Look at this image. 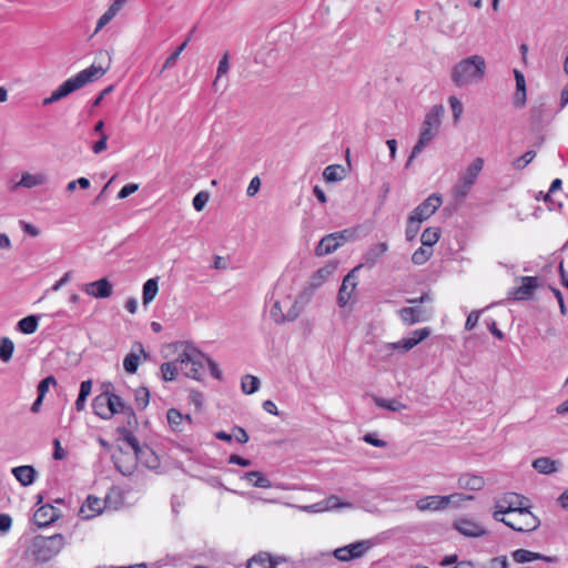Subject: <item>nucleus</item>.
<instances>
[{
    "mask_svg": "<svg viewBox=\"0 0 568 568\" xmlns=\"http://www.w3.org/2000/svg\"><path fill=\"white\" fill-rule=\"evenodd\" d=\"M190 42V38H186V40L181 44L179 45L175 51H173L169 57L168 59L165 60L164 64H163V68H162V71L165 70V69H171L175 65L180 54L185 50V48L187 47Z\"/></svg>",
    "mask_w": 568,
    "mask_h": 568,
    "instance_id": "obj_46",
    "label": "nucleus"
},
{
    "mask_svg": "<svg viewBox=\"0 0 568 568\" xmlns=\"http://www.w3.org/2000/svg\"><path fill=\"white\" fill-rule=\"evenodd\" d=\"M323 178L327 182H339L345 178V169L338 164H332L324 169Z\"/></svg>",
    "mask_w": 568,
    "mask_h": 568,
    "instance_id": "obj_36",
    "label": "nucleus"
},
{
    "mask_svg": "<svg viewBox=\"0 0 568 568\" xmlns=\"http://www.w3.org/2000/svg\"><path fill=\"white\" fill-rule=\"evenodd\" d=\"M485 485L484 478L477 475L464 474L458 478V486L471 491L480 490Z\"/></svg>",
    "mask_w": 568,
    "mask_h": 568,
    "instance_id": "obj_28",
    "label": "nucleus"
},
{
    "mask_svg": "<svg viewBox=\"0 0 568 568\" xmlns=\"http://www.w3.org/2000/svg\"><path fill=\"white\" fill-rule=\"evenodd\" d=\"M179 369H180V362H178V359L174 362L163 363L160 367L162 378L165 382L174 381L175 377L178 376Z\"/></svg>",
    "mask_w": 568,
    "mask_h": 568,
    "instance_id": "obj_38",
    "label": "nucleus"
},
{
    "mask_svg": "<svg viewBox=\"0 0 568 568\" xmlns=\"http://www.w3.org/2000/svg\"><path fill=\"white\" fill-rule=\"evenodd\" d=\"M520 285L513 287L508 292V300L513 301H527L531 298L535 290L539 285V280L536 276H521L517 278Z\"/></svg>",
    "mask_w": 568,
    "mask_h": 568,
    "instance_id": "obj_11",
    "label": "nucleus"
},
{
    "mask_svg": "<svg viewBox=\"0 0 568 568\" xmlns=\"http://www.w3.org/2000/svg\"><path fill=\"white\" fill-rule=\"evenodd\" d=\"M110 402V392L105 390L101 393L100 395L95 396L92 402V407L94 410V414H97L102 419H110L112 417V409L110 405H108Z\"/></svg>",
    "mask_w": 568,
    "mask_h": 568,
    "instance_id": "obj_24",
    "label": "nucleus"
},
{
    "mask_svg": "<svg viewBox=\"0 0 568 568\" xmlns=\"http://www.w3.org/2000/svg\"><path fill=\"white\" fill-rule=\"evenodd\" d=\"M536 156L535 151H527L525 154H523L520 158L516 159L513 162V165L517 170H523L526 168Z\"/></svg>",
    "mask_w": 568,
    "mask_h": 568,
    "instance_id": "obj_53",
    "label": "nucleus"
},
{
    "mask_svg": "<svg viewBox=\"0 0 568 568\" xmlns=\"http://www.w3.org/2000/svg\"><path fill=\"white\" fill-rule=\"evenodd\" d=\"M334 557L344 562L355 559L354 554H352V549L349 548L348 545L335 549Z\"/></svg>",
    "mask_w": 568,
    "mask_h": 568,
    "instance_id": "obj_54",
    "label": "nucleus"
},
{
    "mask_svg": "<svg viewBox=\"0 0 568 568\" xmlns=\"http://www.w3.org/2000/svg\"><path fill=\"white\" fill-rule=\"evenodd\" d=\"M334 265H326L318 268L311 278V285L313 287H320L327 278H329L335 272Z\"/></svg>",
    "mask_w": 568,
    "mask_h": 568,
    "instance_id": "obj_35",
    "label": "nucleus"
},
{
    "mask_svg": "<svg viewBox=\"0 0 568 568\" xmlns=\"http://www.w3.org/2000/svg\"><path fill=\"white\" fill-rule=\"evenodd\" d=\"M509 562L506 556L494 557L490 559V568H508Z\"/></svg>",
    "mask_w": 568,
    "mask_h": 568,
    "instance_id": "obj_64",
    "label": "nucleus"
},
{
    "mask_svg": "<svg viewBox=\"0 0 568 568\" xmlns=\"http://www.w3.org/2000/svg\"><path fill=\"white\" fill-rule=\"evenodd\" d=\"M479 316H480V311H473V312L467 316V320H466V323H465V328H466L467 331H471L473 328H475V326H476V325H477V323H478Z\"/></svg>",
    "mask_w": 568,
    "mask_h": 568,
    "instance_id": "obj_60",
    "label": "nucleus"
},
{
    "mask_svg": "<svg viewBox=\"0 0 568 568\" xmlns=\"http://www.w3.org/2000/svg\"><path fill=\"white\" fill-rule=\"evenodd\" d=\"M375 404L378 407H382V408H385V409H388L392 412H400V410H404L407 408V406L405 404H403L402 402H399L397 399H386V398H382V397H376Z\"/></svg>",
    "mask_w": 568,
    "mask_h": 568,
    "instance_id": "obj_41",
    "label": "nucleus"
},
{
    "mask_svg": "<svg viewBox=\"0 0 568 568\" xmlns=\"http://www.w3.org/2000/svg\"><path fill=\"white\" fill-rule=\"evenodd\" d=\"M135 405L139 409H144L150 402V392L146 387H139L134 392Z\"/></svg>",
    "mask_w": 568,
    "mask_h": 568,
    "instance_id": "obj_45",
    "label": "nucleus"
},
{
    "mask_svg": "<svg viewBox=\"0 0 568 568\" xmlns=\"http://www.w3.org/2000/svg\"><path fill=\"white\" fill-rule=\"evenodd\" d=\"M270 315L275 323L282 324L285 322V313L282 308V303L280 301H275L270 310Z\"/></svg>",
    "mask_w": 568,
    "mask_h": 568,
    "instance_id": "obj_52",
    "label": "nucleus"
},
{
    "mask_svg": "<svg viewBox=\"0 0 568 568\" xmlns=\"http://www.w3.org/2000/svg\"><path fill=\"white\" fill-rule=\"evenodd\" d=\"M354 554L355 559L363 557L367 550L372 547L371 541L361 540L348 545Z\"/></svg>",
    "mask_w": 568,
    "mask_h": 568,
    "instance_id": "obj_49",
    "label": "nucleus"
},
{
    "mask_svg": "<svg viewBox=\"0 0 568 568\" xmlns=\"http://www.w3.org/2000/svg\"><path fill=\"white\" fill-rule=\"evenodd\" d=\"M448 103L450 105V109L453 111V119L454 122L457 123L464 112V106L462 101L456 97H449Z\"/></svg>",
    "mask_w": 568,
    "mask_h": 568,
    "instance_id": "obj_51",
    "label": "nucleus"
},
{
    "mask_svg": "<svg viewBox=\"0 0 568 568\" xmlns=\"http://www.w3.org/2000/svg\"><path fill=\"white\" fill-rule=\"evenodd\" d=\"M432 314V308H427L422 305L403 307L398 311L400 320L407 325L426 322L430 318Z\"/></svg>",
    "mask_w": 568,
    "mask_h": 568,
    "instance_id": "obj_12",
    "label": "nucleus"
},
{
    "mask_svg": "<svg viewBox=\"0 0 568 568\" xmlns=\"http://www.w3.org/2000/svg\"><path fill=\"white\" fill-rule=\"evenodd\" d=\"M159 292V277L149 278L142 288V303L148 306L156 296Z\"/></svg>",
    "mask_w": 568,
    "mask_h": 568,
    "instance_id": "obj_30",
    "label": "nucleus"
},
{
    "mask_svg": "<svg viewBox=\"0 0 568 568\" xmlns=\"http://www.w3.org/2000/svg\"><path fill=\"white\" fill-rule=\"evenodd\" d=\"M45 181L47 176L42 173H23L21 180L18 183H16L11 189L12 191H16L18 187L32 189L34 186L42 185Z\"/></svg>",
    "mask_w": 568,
    "mask_h": 568,
    "instance_id": "obj_26",
    "label": "nucleus"
},
{
    "mask_svg": "<svg viewBox=\"0 0 568 568\" xmlns=\"http://www.w3.org/2000/svg\"><path fill=\"white\" fill-rule=\"evenodd\" d=\"M358 267L353 268L343 280L342 285L339 287L337 294V304L341 307H345L351 300V296L354 290L357 286V275L356 272Z\"/></svg>",
    "mask_w": 568,
    "mask_h": 568,
    "instance_id": "obj_15",
    "label": "nucleus"
},
{
    "mask_svg": "<svg viewBox=\"0 0 568 568\" xmlns=\"http://www.w3.org/2000/svg\"><path fill=\"white\" fill-rule=\"evenodd\" d=\"M432 254L433 250L430 247L420 246L413 253L412 262L415 265H423L430 258Z\"/></svg>",
    "mask_w": 568,
    "mask_h": 568,
    "instance_id": "obj_44",
    "label": "nucleus"
},
{
    "mask_svg": "<svg viewBox=\"0 0 568 568\" xmlns=\"http://www.w3.org/2000/svg\"><path fill=\"white\" fill-rule=\"evenodd\" d=\"M138 463L150 469H155L160 464L158 456L149 446H142L136 454L128 453V465H122L121 458L114 457L115 468L124 476L132 475Z\"/></svg>",
    "mask_w": 568,
    "mask_h": 568,
    "instance_id": "obj_4",
    "label": "nucleus"
},
{
    "mask_svg": "<svg viewBox=\"0 0 568 568\" xmlns=\"http://www.w3.org/2000/svg\"><path fill=\"white\" fill-rule=\"evenodd\" d=\"M525 497L516 493H507L503 497L498 498L495 503V511L493 517L497 521H504L506 518L504 515H514L526 506L524 504Z\"/></svg>",
    "mask_w": 568,
    "mask_h": 568,
    "instance_id": "obj_7",
    "label": "nucleus"
},
{
    "mask_svg": "<svg viewBox=\"0 0 568 568\" xmlns=\"http://www.w3.org/2000/svg\"><path fill=\"white\" fill-rule=\"evenodd\" d=\"M348 237L349 232L347 230L325 235L315 247V255L324 256L335 252L347 241Z\"/></svg>",
    "mask_w": 568,
    "mask_h": 568,
    "instance_id": "obj_10",
    "label": "nucleus"
},
{
    "mask_svg": "<svg viewBox=\"0 0 568 568\" xmlns=\"http://www.w3.org/2000/svg\"><path fill=\"white\" fill-rule=\"evenodd\" d=\"M484 168V159L476 158L465 171L459 175L458 181L453 186V196L457 200L465 199L470 192L473 185L476 183L479 173Z\"/></svg>",
    "mask_w": 568,
    "mask_h": 568,
    "instance_id": "obj_5",
    "label": "nucleus"
},
{
    "mask_svg": "<svg viewBox=\"0 0 568 568\" xmlns=\"http://www.w3.org/2000/svg\"><path fill=\"white\" fill-rule=\"evenodd\" d=\"M139 185L134 183H129L124 185L118 193V199L123 200L138 191Z\"/></svg>",
    "mask_w": 568,
    "mask_h": 568,
    "instance_id": "obj_59",
    "label": "nucleus"
},
{
    "mask_svg": "<svg viewBox=\"0 0 568 568\" xmlns=\"http://www.w3.org/2000/svg\"><path fill=\"white\" fill-rule=\"evenodd\" d=\"M205 355L195 348L184 349L178 357L180 371L189 378L200 381L204 369Z\"/></svg>",
    "mask_w": 568,
    "mask_h": 568,
    "instance_id": "obj_6",
    "label": "nucleus"
},
{
    "mask_svg": "<svg viewBox=\"0 0 568 568\" xmlns=\"http://www.w3.org/2000/svg\"><path fill=\"white\" fill-rule=\"evenodd\" d=\"M166 418L170 427L174 432H181V425L184 419L190 420V416H183L178 409L170 408L166 413Z\"/></svg>",
    "mask_w": 568,
    "mask_h": 568,
    "instance_id": "obj_39",
    "label": "nucleus"
},
{
    "mask_svg": "<svg viewBox=\"0 0 568 568\" xmlns=\"http://www.w3.org/2000/svg\"><path fill=\"white\" fill-rule=\"evenodd\" d=\"M388 251V244L386 242H381L378 244L372 245L368 250L363 254V263L357 267L362 266L373 267L375 266L382 256Z\"/></svg>",
    "mask_w": 568,
    "mask_h": 568,
    "instance_id": "obj_20",
    "label": "nucleus"
},
{
    "mask_svg": "<svg viewBox=\"0 0 568 568\" xmlns=\"http://www.w3.org/2000/svg\"><path fill=\"white\" fill-rule=\"evenodd\" d=\"M454 528L466 537H481L487 534L484 526L469 518H459L455 520Z\"/></svg>",
    "mask_w": 568,
    "mask_h": 568,
    "instance_id": "obj_18",
    "label": "nucleus"
},
{
    "mask_svg": "<svg viewBox=\"0 0 568 568\" xmlns=\"http://www.w3.org/2000/svg\"><path fill=\"white\" fill-rule=\"evenodd\" d=\"M204 363L207 364L211 375L221 381L223 378L222 371L216 362H214L211 357L205 355Z\"/></svg>",
    "mask_w": 568,
    "mask_h": 568,
    "instance_id": "obj_56",
    "label": "nucleus"
},
{
    "mask_svg": "<svg viewBox=\"0 0 568 568\" xmlns=\"http://www.w3.org/2000/svg\"><path fill=\"white\" fill-rule=\"evenodd\" d=\"M12 526V518L9 514H0V535H6Z\"/></svg>",
    "mask_w": 568,
    "mask_h": 568,
    "instance_id": "obj_58",
    "label": "nucleus"
},
{
    "mask_svg": "<svg viewBox=\"0 0 568 568\" xmlns=\"http://www.w3.org/2000/svg\"><path fill=\"white\" fill-rule=\"evenodd\" d=\"M559 462L549 457H539L532 462V467L540 474L550 475L558 471Z\"/></svg>",
    "mask_w": 568,
    "mask_h": 568,
    "instance_id": "obj_27",
    "label": "nucleus"
},
{
    "mask_svg": "<svg viewBox=\"0 0 568 568\" xmlns=\"http://www.w3.org/2000/svg\"><path fill=\"white\" fill-rule=\"evenodd\" d=\"M59 517V510L52 505L45 504L36 510L33 521L39 528H43L54 523Z\"/></svg>",
    "mask_w": 568,
    "mask_h": 568,
    "instance_id": "obj_19",
    "label": "nucleus"
},
{
    "mask_svg": "<svg viewBox=\"0 0 568 568\" xmlns=\"http://www.w3.org/2000/svg\"><path fill=\"white\" fill-rule=\"evenodd\" d=\"M148 353L145 352L143 345L140 342L133 344L131 352L123 359V367L126 373L134 374L138 371V367L141 363V358H148Z\"/></svg>",
    "mask_w": 568,
    "mask_h": 568,
    "instance_id": "obj_16",
    "label": "nucleus"
},
{
    "mask_svg": "<svg viewBox=\"0 0 568 568\" xmlns=\"http://www.w3.org/2000/svg\"><path fill=\"white\" fill-rule=\"evenodd\" d=\"M469 500L473 496H463L460 494H453L449 496H426L416 501V508L420 511H437L448 507L453 499Z\"/></svg>",
    "mask_w": 568,
    "mask_h": 568,
    "instance_id": "obj_9",
    "label": "nucleus"
},
{
    "mask_svg": "<svg viewBox=\"0 0 568 568\" xmlns=\"http://www.w3.org/2000/svg\"><path fill=\"white\" fill-rule=\"evenodd\" d=\"M486 72V61L479 54L459 61L452 71V81L459 88L480 81Z\"/></svg>",
    "mask_w": 568,
    "mask_h": 568,
    "instance_id": "obj_2",
    "label": "nucleus"
},
{
    "mask_svg": "<svg viewBox=\"0 0 568 568\" xmlns=\"http://www.w3.org/2000/svg\"><path fill=\"white\" fill-rule=\"evenodd\" d=\"M438 131H429L426 129H420L419 138L416 144L414 145L412 153L406 162V168H409L412 162L416 156H418L423 150L433 141V139L437 135Z\"/></svg>",
    "mask_w": 568,
    "mask_h": 568,
    "instance_id": "obj_21",
    "label": "nucleus"
},
{
    "mask_svg": "<svg viewBox=\"0 0 568 568\" xmlns=\"http://www.w3.org/2000/svg\"><path fill=\"white\" fill-rule=\"evenodd\" d=\"M429 336V332H422L418 338L405 337L400 339V352L406 353Z\"/></svg>",
    "mask_w": 568,
    "mask_h": 568,
    "instance_id": "obj_47",
    "label": "nucleus"
},
{
    "mask_svg": "<svg viewBox=\"0 0 568 568\" xmlns=\"http://www.w3.org/2000/svg\"><path fill=\"white\" fill-rule=\"evenodd\" d=\"M100 60H105L104 64H92L89 68L80 71L75 75L67 79L61 85H59L51 95L53 99L58 102L61 99L68 97L72 92L83 88L88 83H91L95 80H99L102 78L106 71L110 68L111 64V57L108 52H100L99 53Z\"/></svg>",
    "mask_w": 568,
    "mask_h": 568,
    "instance_id": "obj_1",
    "label": "nucleus"
},
{
    "mask_svg": "<svg viewBox=\"0 0 568 568\" xmlns=\"http://www.w3.org/2000/svg\"><path fill=\"white\" fill-rule=\"evenodd\" d=\"M420 223L422 222L418 219H414L413 215H409L405 232L407 241H413L416 237L420 229Z\"/></svg>",
    "mask_w": 568,
    "mask_h": 568,
    "instance_id": "obj_48",
    "label": "nucleus"
},
{
    "mask_svg": "<svg viewBox=\"0 0 568 568\" xmlns=\"http://www.w3.org/2000/svg\"><path fill=\"white\" fill-rule=\"evenodd\" d=\"M260 387V379L253 375H245L242 378L241 388L244 394L251 395Z\"/></svg>",
    "mask_w": 568,
    "mask_h": 568,
    "instance_id": "obj_43",
    "label": "nucleus"
},
{
    "mask_svg": "<svg viewBox=\"0 0 568 568\" xmlns=\"http://www.w3.org/2000/svg\"><path fill=\"white\" fill-rule=\"evenodd\" d=\"M243 478L246 479L252 486L258 488H271V480L261 471L252 470L247 471L243 475Z\"/></svg>",
    "mask_w": 568,
    "mask_h": 568,
    "instance_id": "obj_32",
    "label": "nucleus"
},
{
    "mask_svg": "<svg viewBox=\"0 0 568 568\" xmlns=\"http://www.w3.org/2000/svg\"><path fill=\"white\" fill-rule=\"evenodd\" d=\"M351 508L352 504L349 503H341L339 498L335 495H332L324 499L323 501L312 505L310 508L314 509L315 511H323V510H331L336 508Z\"/></svg>",
    "mask_w": 568,
    "mask_h": 568,
    "instance_id": "obj_31",
    "label": "nucleus"
},
{
    "mask_svg": "<svg viewBox=\"0 0 568 568\" xmlns=\"http://www.w3.org/2000/svg\"><path fill=\"white\" fill-rule=\"evenodd\" d=\"M65 544V537L62 534L48 537L37 535L32 538L28 551L34 561L45 564L57 557Z\"/></svg>",
    "mask_w": 568,
    "mask_h": 568,
    "instance_id": "obj_3",
    "label": "nucleus"
},
{
    "mask_svg": "<svg viewBox=\"0 0 568 568\" xmlns=\"http://www.w3.org/2000/svg\"><path fill=\"white\" fill-rule=\"evenodd\" d=\"M503 523L513 530L520 532L534 531L540 526L539 518L536 517L528 507L514 514V517L506 518Z\"/></svg>",
    "mask_w": 568,
    "mask_h": 568,
    "instance_id": "obj_8",
    "label": "nucleus"
},
{
    "mask_svg": "<svg viewBox=\"0 0 568 568\" xmlns=\"http://www.w3.org/2000/svg\"><path fill=\"white\" fill-rule=\"evenodd\" d=\"M104 508V500L95 496H88L85 503L80 508V516L83 519H90L101 514Z\"/></svg>",
    "mask_w": 568,
    "mask_h": 568,
    "instance_id": "obj_22",
    "label": "nucleus"
},
{
    "mask_svg": "<svg viewBox=\"0 0 568 568\" xmlns=\"http://www.w3.org/2000/svg\"><path fill=\"white\" fill-rule=\"evenodd\" d=\"M278 564L280 558L273 557L268 552L261 551L247 560L246 568H276Z\"/></svg>",
    "mask_w": 568,
    "mask_h": 568,
    "instance_id": "obj_25",
    "label": "nucleus"
},
{
    "mask_svg": "<svg viewBox=\"0 0 568 568\" xmlns=\"http://www.w3.org/2000/svg\"><path fill=\"white\" fill-rule=\"evenodd\" d=\"M511 557L517 564H525L540 559L541 554L527 549H517L511 552Z\"/></svg>",
    "mask_w": 568,
    "mask_h": 568,
    "instance_id": "obj_37",
    "label": "nucleus"
},
{
    "mask_svg": "<svg viewBox=\"0 0 568 568\" xmlns=\"http://www.w3.org/2000/svg\"><path fill=\"white\" fill-rule=\"evenodd\" d=\"M440 236V231L438 227H427L424 230L420 236V241L423 246L433 247Z\"/></svg>",
    "mask_w": 568,
    "mask_h": 568,
    "instance_id": "obj_40",
    "label": "nucleus"
},
{
    "mask_svg": "<svg viewBox=\"0 0 568 568\" xmlns=\"http://www.w3.org/2000/svg\"><path fill=\"white\" fill-rule=\"evenodd\" d=\"M207 201H209V193L202 191V192H199L193 197L192 205L195 211L201 212L204 209V206L206 205Z\"/></svg>",
    "mask_w": 568,
    "mask_h": 568,
    "instance_id": "obj_55",
    "label": "nucleus"
},
{
    "mask_svg": "<svg viewBox=\"0 0 568 568\" xmlns=\"http://www.w3.org/2000/svg\"><path fill=\"white\" fill-rule=\"evenodd\" d=\"M106 142H108V135L105 133H101V136H100V140L97 141L93 146H92V151L95 153V154H99L101 153L102 151H104L106 149Z\"/></svg>",
    "mask_w": 568,
    "mask_h": 568,
    "instance_id": "obj_63",
    "label": "nucleus"
},
{
    "mask_svg": "<svg viewBox=\"0 0 568 568\" xmlns=\"http://www.w3.org/2000/svg\"><path fill=\"white\" fill-rule=\"evenodd\" d=\"M234 432L235 434L233 435V437L237 443L246 444L248 442L250 437L244 428L235 426Z\"/></svg>",
    "mask_w": 568,
    "mask_h": 568,
    "instance_id": "obj_62",
    "label": "nucleus"
},
{
    "mask_svg": "<svg viewBox=\"0 0 568 568\" xmlns=\"http://www.w3.org/2000/svg\"><path fill=\"white\" fill-rule=\"evenodd\" d=\"M81 290L94 298H108L113 293V285L108 278H100L94 282L83 284Z\"/></svg>",
    "mask_w": 568,
    "mask_h": 568,
    "instance_id": "obj_14",
    "label": "nucleus"
},
{
    "mask_svg": "<svg viewBox=\"0 0 568 568\" xmlns=\"http://www.w3.org/2000/svg\"><path fill=\"white\" fill-rule=\"evenodd\" d=\"M443 199L439 194L433 193L426 200H424L418 206H416L410 215L414 219H418L420 222L429 219L442 205Z\"/></svg>",
    "mask_w": 568,
    "mask_h": 568,
    "instance_id": "obj_13",
    "label": "nucleus"
},
{
    "mask_svg": "<svg viewBox=\"0 0 568 568\" xmlns=\"http://www.w3.org/2000/svg\"><path fill=\"white\" fill-rule=\"evenodd\" d=\"M444 112V106L442 104H436L426 113L424 122H426V125H432L436 131H438Z\"/></svg>",
    "mask_w": 568,
    "mask_h": 568,
    "instance_id": "obj_33",
    "label": "nucleus"
},
{
    "mask_svg": "<svg viewBox=\"0 0 568 568\" xmlns=\"http://www.w3.org/2000/svg\"><path fill=\"white\" fill-rule=\"evenodd\" d=\"M39 326V316L37 315H29L23 318H21L17 323V329L23 334H33Z\"/></svg>",
    "mask_w": 568,
    "mask_h": 568,
    "instance_id": "obj_34",
    "label": "nucleus"
},
{
    "mask_svg": "<svg viewBox=\"0 0 568 568\" xmlns=\"http://www.w3.org/2000/svg\"><path fill=\"white\" fill-rule=\"evenodd\" d=\"M112 416L119 414L122 416H129V425L138 426V419L133 408L124 403V400L116 394L110 392V402Z\"/></svg>",
    "mask_w": 568,
    "mask_h": 568,
    "instance_id": "obj_17",
    "label": "nucleus"
},
{
    "mask_svg": "<svg viewBox=\"0 0 568 568\" xmlns=\"http://www.w3.org/2000/svg\"><path fill=\"white\" fill-rule=\"evenodd\" d=\"M230 70V62H229V52H225L224 55L219 61L217 70H216V78L213 82V87H217V82L221 77L226 74Z\"/></svg>",
    "mask_w": 568,
    "mask_h": 568,
    "instance_id": "obj_50",
    "label": "nucleus"
},
{
    "mask_svg": "<svg viewBox=\"0 0 568 568\" xmlns=\"http://www.w3.org/2000/svg\"><path fill=\"white\" fill-rule=\"evenodd\" d=\"M14 344L9 337L0 338V359L8 363L12 358Z\"/></svg>",
    "mask_w": 568,
    "mask_h": 568,
    "instance_id": "obj_42",
    "label": "nucleus"
},
{
    "mask_svg": "<svg viewBox=\"0 0 568 568\" xmlns=\"http://www.w3.org/2000/svg\"><path fill=\"white\" fill-rule=\"evenodd\" d=\"M57 381L53 376L43 378L38 385V395L44 396L51 385H55Z\"/></svg>",
    "mask_w": 568,
    "mask_h": 568,
    "instance_id": "obj_57",
    "label": "nucleus"
},
{
    "mask_svg": "<svg viewBox=\"0 0 568 568\" xmlns=\"http://www.w3.org/2000/svg\"><path fill=\"white\" fill-rule=\"evenodd\" d=\"M364 442L374 446V447H385L386 446V443L379 438L376 437L375 434H372V433H368L364 436Z\"/></svg>",
    "mask_w": 568,
    "mask_h": 568,
    "instance_id": "obj_61",
    "label": "nucleus"
},
{
    "mask_svg": "<svg viewBox=\"0 0 568 568\" xmlns=\"http://www.w3.org/2000/svg\"><path fill=\"white\" fill-rule=\"evenodd\" d=\"M136 426H130L126 427V426H119L116 428V432L119 433L120 435V438L122 440H124L133 450L132 454H136L138 450L142 447L138 440V438L134 436L133 434V429L135 428Z\"/></svg>",
    "mask_w": 568,
    "mask_h": 568,
    "instance_id": "obj_29",
    "label": "nucleus"
},
{
    "mask_svg": "<svg viewBox=\"0 0 568 568\" xmlns=\"http://www.w3.org/2000/svg\"><path fill=\"white\" fill-rule=\"evenodd\" d=\"M11 474L19 481V484L23 487H28L32 485L37 478V470L31 465H22L18 467H13L11 469Z\"/></svg>",
    "mask_w": 568,
    "mask_h": 568,
    "instance_id": "obj_23",
    "label": "nucleus"
}]
</instances>
